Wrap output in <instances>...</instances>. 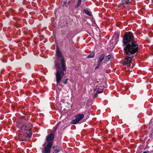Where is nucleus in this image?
I'll use <instances>...</instances> for the list:
<instances>
[{
  "mask_svg": "<svg viewBox=\"0 0 153 153\" xmlns=\"http://www.w3.org/2000/svg\"><path fill=\"white\" fill-rule=\"evenodd\" d=\"M123 42L126 45L124 51L126 55V58L124 61V64L130 66L131 59L134 56V37L131 32H126L123 37Z\"/></svg>",
  "mask_w": 153,
  "mask_h": 153,
  "instance_id": "obj_1",
  "label": "nucleus"
},
{
  "mask_svg": "<svg viewBox=\"0 0 153 153\" xmlns=\"http://www.w3.org/2000/svg\"><path fill=\"white\" fill-rule=\"evenodd\" d=\"M61 64L62 68L56 62L55 63V67L56 71V80L57 84H58L60 82L65 74V72L66 69L64 59L63 58L61 60Z\"/></svg>",
  "mask_w": 153,
  "mask_h": 153,
  "instance_id": "obj_2",
  "label": "nucleus"
},
{
  "mask_svg": "<svg viewBox=\"0 0 153 153\" xmlns=\"http://www.w3.org/2000/svg\"><path fill=\"white\" fill-rule=\"evenodd\" d=\"M31 130H26V131H20L18 135V138L20 141H26L32 135Z\"/></svg>",
  "mask_w": 153,
  "mask_h": 153,
  "instance_id": "obj_3",
  "label": "nucleus"
},
{
  "mask_svg": "<svg viewBox=\"0 0 153 153\" xmlns=\"http://www.w3.org/2000/svg\"><path fill=\"white\" fill-rule=\"evenodd\" d=\"M32 124L30 123H28L25 125H23L22 123H18L17 124V127L20 129V131H26V130H30L33 127Z\"/></svg>",
  "mask_w": 153,
  "mask_h": 153,
  "instance_id": "obj_4",
  "label": "nucleus"
},
{
  "mask_svg": "<svg viewBox=\"0 0 153 153\" xmlns=\"http://www.w3.org/2000/svg\"><path fill=\"white\" fill-rule=\"evenodd\" d=\"M52 145L51 142L48 143L47 145L43 148L42 153H50Z\"/></svg>",
  "mask_w": 153,
  "mask_h": 153,
  "instance_id": "obj_5",
  "label": "nucleus"
},
{
  "mask_svg": "<svg viewBox=\"0 0 153 153\" xmlns=\"http://www.w3.org/2000/svg\"><path fill=\"white\" fill-rule=\"evenodd\" d=\"M84 117L83 114H79L76 116V119L72 120L71 123L74 124H76L82 119Z\"/></svg>",
  "mask_w": 153,
  "mask_h": 153,
  "instance_id": "obj_6",
  "label": "nucleus"
},
{
  "mask_svg": "<svg viewBox=\"0 0 153 153\" xmlns=\"http://www.w3.org/2000/svg\"><path fill=\"white\" fill-rule=\"evenodd\" d=\"M54 138V134L53 133H51L48 134L46 137V140L48 143L51 142L53 144L52 141Z\"/></svg>",
  "mask_w": 153,
  "mask_h": 153,
  "instance_id": "obj_7",
  "label": "nucleus"
},
{
  "mask_svg": "<svg viewBox=\"0 0 153 153\" xmlns=\"http://www.w3.org/2000/svg\"><path fill=\"white\" fill-rule=\"evenodd\" d=\"M105 55L104 53L102 54L98 59L97 64L98 65H100L103 60L105 58Z\"/></svg>",
  "mask_w": 153,
  "mask_h": 153,
  "instance_id": "obj_8",
  "label": "nucleus"
},
{
  "mask_svg": "<svg viewBox=\"0 0 153 153\" xmlns=\"http://www.w3.org/2000/svg\"><path fill=\"white\" fill-rule=\"evenodd\" d=\"M140 51V48L139 47L138 44L134 42V56H136L137 53H139Z\"/></svg>",
  "mask_w": 153,
  "mask_h": 153,
  "instance_id": "obj_9",
  "label": "nucleus"
},
{
  "mask_svg": "<svg viewBox=\"0 0 153 153\" xmlns=\"http://www.w3.org/2000/svg\"><path fill=\"white\" fill-rule=\"evenodd\" d=\"M61 150L60 147L58 146H56L55 147V149L53 153H58Z\"/></svg>",
  "mask_w": 153,
  "mask_h": 153,
  "instance_id": "obj_10",
  "label": "nucleus"
},
{
  "mask_svg": "<svg viewBox=\"0 0 153 153\" xmlns=\"http://www.w3.org/2000/svg\"><path fill=\"white\" fill-rule=\"evenodd\" d=\"M56 54L57 56L59 57H61L62 56V54L59 48H57Z\"/></svg>",
  "mask_w": 153,
  "mask_h": 153,
  "instance_id": "obj_11",
  "label": "nucleus"
},
{
  "mask_svg": "<svg viewBox=\"0 0 153 153\" xmlns=\"http://www.w3.org/2000/svg\"><path fill=\"white\" fill-rule=\"evenodd\" d=\"M95 53L94 52H92L91 53L89 54L88 56L86 57L87 58H91L94 57L95 55Z\"/></svg>",
  "mask_w": 153,
  "mask_h": 153,
  "instance_id": "obj_12",
  "label": "nucleus"
},
{
  "mask_svg": "<svg viewBox=\"0 0 153 153\" xmlns=\"http://www.w3.org/2000/svg\"><path fill=\"white\" fill-rule=\"evenodd\" d=\"M127 4H128L127 3V1H126V0H123L122 1V3L120 4L118 6L119 7H121L122 6L124 5L125 4L127 5Z\"/></svg>",
  "mask_w": 153,
  "mask_h": 153,
  "instance_id": "obj_13",
  "label": "nucleus"
},
{
  "mask_svg": "<svg viewBox=\"0 0 153 153\" xmlns=\"http://www.w3.org/2000/svg\"><path fill=\"white\" fill-rule=\"evenodd\" d=\"M85 13L89 16H91V13L88 9L85 10H84Z\"/></svg>",
  "mask_w": 153,
  "mask_h": 153,
  "instance_id": "obj_14",
  "label": "nucleus"
},
{
  "mask_svg": "<svg viewBox=\"0 0 153 153\" xmlns=\"http://www.w3.org/2000/svg\"><path fill=\"white\" fill-rule=\"evenodd\" d=\"M111 56L109 55L106 56L105 60V62H108L110 60V59L111 58Z\"/></svg>",
  "mask_w": 153,
  "mask_h": 153,
  "instance_id": "obj_15",
  "label": "nucleus"
},
{
  "mask_svg": "<svg viewBox=\"0 0 153 153\" xmlns=\"http://www.w3.org/2000/svg\"><path fill=\"white\" fill-rule=\"evenodd\" d=\"M59 125V123H58L57 124V125L55 127H54L53 128V131H56V130L57 129Z\"/></svg>",
  "mask_w": 153,
  "mask_h": 153,
  "instance_id": "obj_16",
  "label": "nucleus"
},
{
  "mask_svg": "<svg viewBox=\"0 0 153 153\" xmlns=\"http://www.w3.org/2000/svg\"><path fill=\"white\" fill-rule=\"evenodd\" d=\"M96 90V94L101 93L103 91L102 90H101L100 91H99V90L97 89Z\"/></svg>",
  "mask_w": 153,
  "mask_h": 153,
  "instance_id": "obj_17",
  "label": "nucleus"
},
{
  "mask_svg": "<svg viewBox=\"0 0 153 153\" xmlns=\"http://www.w3.org/2000/svg\"><path fill=\"white\" fill-rule=\"evenodd\" d=\"M81 0H78L77 4V5L76 6V7H77L81 4Z\"/></svg>",
  "mask_w": 153,
  "mask_h": 153,
  "instance_id": "obj_18",
  "label": "nucleus"
},
{
  "mask_svg": "<svg viewBox=\"0 0 153 153\" xmlns=\"http://www.w3.org/2000/svg\"><path fill=\"white\" fill-rule=\"evenodd\" d=\"M68 80V78H67L65 79H64L63 81V83H64V84H67Z\"/></svg>",
  "mask_w": 153,
  "mask_h": 153,
  "instance_id": "obj_19",
  "label": "nucleus"
},
{
  "mask_svg": "<svg viewBox=\"0 0 153 153\" xmlns=\"http://www.w3.org/2000/svg\"><path fill=\"white\" fill-rule=\"evenodd\" d=\"M126 1H127V4L130 3L131 1L130 0H126Z\"/></svg>",
  "mask_w": 153,
  "mask_h": 153,
  "instance_id": "obj_20",
  "label": "nucleus"
},
{
  "mask_svg": "<svg viewBox=\"0 0 153 153\" xmlns=\"http://www.w3.org/2000/svg\"><path fill=\"white\" fill-rule=\"evenodd\" d=\"M97 64V66L95 68V70H96V69H98L99 68V67L100 66V65H98V64Z\"/></svg>",
  "mask_w": 153,
  "mask_h": 153,
  "instance_id": "obj_21",
  "label": "nucleus"
},
{
  "mask_svg": "<svg viewBox=\"0 0 153 153\" xmlns=\"http://www.w3.org/2000/svg\"><path fill=\"white\" fill-rule=\"evenodd\" d=\"M143 153H148V152H144Z\"/></svg>",
  "mask_w": 153,
  "mask_h": 153,
  "instance_id": "obj_22",
  "label": "nucleus"
}]
</instances>
